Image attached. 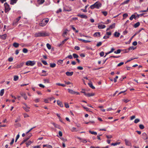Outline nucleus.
I'll return each mask as SVG.
<instances>
[{"instance_id": "obj_1", "label": "nucleus", "mask_w": 148, "mask_h": 148, "mask_svg": "<svg viewBox=\"0 0 148 148\" xmlns=\"http://www.w3.org/2000/svg\"><path fill=\"white\" fill-rule=\"evenodd\" d=\"M49 36V34L46 32L42 31L36 33L34 34V36L36 37H44Z\"/></svg>"}, {"instance_id": "obj_2", "label": "nucleus", "mask_w": 148, "mask_h": 148, "mask_svg": "<svg viewBox=\"0 0 148 148\" xmlns=\"http://www.w3.org/2000/svg\"><path fill=\"white\" fill-rule=\"evenodd\" d=\"M36 64V62L34 61H31L29 60L27 61L25 63V64L27 66H33Z\"/></svg>"}, {"instance_id": "obj_3", "label": "nucleus", "mask_w": 148, "mask_h": 148, "mask_svg": "<svg viewBox=\"0 0 148 148\" xmlns=\"http://www.w3.org/2000/svg\"><path fill=\"white\" fill-rule=\"evenodd\" d=\"M4 6L5 8V12H7L10 10L11 8L10 7L9 5L7 3H5L4 4Z\"/></svg>"}, {"instance_id": "obj_4", "label": "nucleus", "mask_w": 148, "mask_h": 148, "mask_svg": "<svg viewBox=\"0 0 148 148\" xmlns=\"http://www.w3.org/2000/svg\"><path fill=\"white\" fill-rule=\"evenodd\" d=\"M95 8L98 9L101 7V4L99 2H96L94 4Z\"/></svg>"}, {"instance_id": "obj_5", "label": "nucleus", "mask_w": 148, "mask_h": 148, "mask_svg": "<svg viewBox=\"0 0 148 148\" xmlns=\"http://www.w3.org/2000/svg\"><path fill=\"white\" fill-rule=\"evenodd\" d=\"M115 23H114L112 24L111 25L109 26V27L107 29L106 31H108L110 29H112L114 28L115 27Z\"/></svg>"}, {"instance_id": "obj_6", "label": "nucleus", "mask_w": 148, "mask_h": 148, "mask_svg": "<svg viewBox=\"0 0 148 148\" xmlns=\"http://www.w3.org/2000/svg\"><path fill=\"white\" fill-rule=\"evenodd\" d=\"M69 31V30L67 29H65L63 32L62 34V36L64 37H66L67 35V32Z\"/></svg>"}, {"instance_id": "obj_7", "label": "nucleus", "mask_w": 148, "mask_h": 148, "mask_svg": "<svg viewBox=\"0 0 148 148\" xmlns=\"http://www.w3.org/2000/svg\"><path fill=\"white\" fill-rule=\"evenodd\" d=\"M23 104L24 105H25V106H26V107H23V108L27 112H28L29 111V108L27 106V105L25 103H24Z\"/></svg>"}, {"instance_id": "obj_8", "label": "nucleus", "mask_w": 148, "mask_h": 148, "mask_svg": "<svg viewBox=\"0 0 148 148\" xmlns=\"http://www.w3.org/2000/svg\"><path fill=\"white\" fill-rule=\"evenodd\" d=\"M124 140L125 142V145H126L128 146H131V143L130 141L127 140V139H125Z\"/></svg>"}, {"instance_id": "obj_9", "label": "nucleus", "mask_w": 148, "mask_h": 148, "mask_svg": "<svg viewBox=\"0 0 148 148\" xmlns=\"http://www.w3.org/2000/svg\"><path fill=\"white\" fill-rule=\"evenodd\" d=\"M77 16H78L82 18H84L86 19L88 18V17L86 15H84V14H78L77 15Z\"/></svg>"}, {"instance_id": "obj_10", "label": "nucleus", "mask_w": 148, "mask_h": 148, "mask_svg": "<svg viewBox=\"0 0 148 148\" xmlns=\"http://www.w3.org/2000/svg\"><path fill=\"white\" fill-rule=\"evenodd\" d=\"M47 24L45 23L44 21L43 20H42V21H41L39 23V25L41 26H44L46 25Z\"/></svg>"}, {"instance_id": "obj_11", "label": "nucleus", "mask_w": 148, "mask_h": 148, "mask_svg": "<svg viewBox=\"0 0 148 148\" xmlns=\"http://www.w3.org/2000/svg\"><path fill=\"white\" fill-rule=\"evenodd\" d=\"M93 36L96 37H100L101 36L100 33L99 32H96L93 34Z\"/></svg>"}, {"instance_id": "obj_12", "label": "nucleus", "mask_w": 148, "mask_h": 148, "mask_svg": "<svg viewBox=\"0 0 148 148\" xmlns=\"http://www.w3.org/2000/svg\"><path fill=\"white\" fill-rule=\"evenodd\" d=\"M51 123L55 127L57 128L60 129V125L56 124L54 123Z\"/></svg>"}, {"instance_id": "obj_13", "label": "nucleus", "mask_w": 148, "mask_h": 148, "mask_svg": "<svg viewBox=\"0 0 148 148\" xmlns=\"http://www.w3.org/2000/svg\"><path fill=\"white\" fill-rule=\"evenodd\" d=\"M21 95L23 97L25 100H26L27 99V97L25 93L22 92L21 93Z\"/></svg>"}, {"instance_id": "obj_14", "label": "nucleus", "mask_w": 148, "mask_h": 148, "mask_svg": "<svg viewBox=\"0 0 148 148\" xmlns=\"http://www.w3.org/2000/svg\"><path fill=\"white\" fill-rule=\"evenodd\" d=\"M77 138L81 140V142L84 143H86L87 142L86 140L85 139H82L80 137H77Z\"/></svg>"}, {"instance_id": "obj_15", "label": "nucleus", "mask_w": 148, "mask_h": 148, "mask_svg": "<svg viewBox=\"0 0 148 148\" xmlns=\"http://www.w3.org/2000/svg\"><path fill=\"white\" fill-rule=\"evenodd\" d=\"M73 72H67L66 73V75L68 76H71L73 74Z\"/></svg>"}, {"instance_id": "obj_16", "label": "nucleus", "mask_w": 148, "mask_h": 148, "mask_svg": "<svg viewBox=\"0 0 148 148\" xmlns=\"http://www.w3.org/2000/svg\"><path fill=\"white\" fill-rule=\"evenodd\" d=\"M68 92L69 93H71V94H75V91H73L72 90H71V89H68Z\"/></svg>"}, {"instance_id": "obj_17", "label": "nucleus", "mask_w": 148, "mask_h": 148, "mask_svg": "<svg viewBox=\"0 0 148 148\" xmlns=\"http://www.w3.org/2000/svg\"><path fill=\"white\" fill-rule=\"evenodd\" d=\"M18 0H10V4L11 5H14L16 3Z\"/></svg>"}, {"instance_id": "obj_18", "label": "nucleus", "mask_w": 148, "mask_h": 148, "mask_svg": "<svg viewBox=\"0 0 148 148\" xmlns=\"http://www.w3.org/2000/svg\"><path fill=\"white\" fill-rule=\"evenodd\" d=\"M95 94L94 93H87V95H86V96L88 97H90L91 96H92L94 95Z\"/></svg>"}, {"instance_id": "obj_19", "label": "nucleus", "mask_w": 148, "mask_h": 148, "mask_svg": "<svg viewBox=\"0 0 148 148\" xmlns=\"http://www.w3.org/2000/svg\"><path fill=\"white\" fill-rule=\"evenodd\" d=\"M57 103L60 106V107H62L63 106V105L62 104V102H60V101H59V100H58L57 101Z\"/></svg>"}, {"instance_id": "obj_20", "label": "nucleus", "mask_w": 148, "mask_h": 148, "mask_svg": "<svg viewBox=\"0 0 148 148\" xmlns=\"http://www.w3.org/2000/svg\"><path fill=\"white\" fill-rule=\"evenodd\" d=\"M98 27L99 29H102L105 28L106 27V26L104 25H100L98 26Z\"/></svg>"}, {"instance_id": "obj_21", "label": "nucleus", "mask_w": 148, "mask_h": 148, "mask_svg": "<svg viewBox=\"0 0 148 148\" xmlns=\"http://www.w3.org/2000/svg\"><path fill=\"white\" fill-rule=\"evenodd\" d=\"M120 35V33H119V32H115V33H114V36L115 37H119Z\"/></svg>"}, {"instance_id": "obj_22", "label": "nucleus", "mask_w": 148, "mask_h": 148, "mask_svg": "<svg viewBox=\"0 0 148 148\" xmlns=\"http://www.w3.org/2000/svg\"><path fill=\"white\" fill-rule=\"evenodd\" d=\"M21 17L20 16L18 17V18H16L14 21V23H17L18 21L20 20Z\"/></svg>"}, {"instance_id": "obj_23", "label": "nucleus", "mask_w": 148, "mask_h": 148, "mask_svg": "<svg viewBox=\"0 0 148 148\" xmlns=\"http://www.w3.org/2000/svg\"><path fill=\"white\" fill-rule=\"evenodd\" d=\"M7 35L6 34H4L1 36V38L3 40H5L6 38Z\"/></svg>"}, {"instance_id": "obj_24", "label": "nucleus", "mask_w": 148, "mask_h": 148, "mask_svg": "<svg viewBox=\"0 0 148 148\" xmlns=\"http://www.w3.org/2000/svg\"><path fill=\"white\" fill-rule=\"evenodd\" d=\"M34 142L33 141H29L28 142L26 143V144L27 145V146L28 147L29 145H30L31 143Z\"/></svg>"}, {"instance_id": "obj_25", "label": "nucleus", "mask_w": 148, "mask_h": 148, "mask_svg": "<svg viewBox=\"0 0 148 148\" xmlns=\"http://www.w3.org/2000/svg\"><path fill=\"white\" fill-rule=\"evenodd\" d=\"M19 45L18 43L16 42H14L13 44V46L15 48L18 47Z\"/></svg>"}, {"instance_id": "obj_26", "label": "nucleus", "mask_w": 148, "mask_h": 148, "mask_svg": "<svg viewBox=\"0 0 148 148\" xmlns=\"http://www.w3.org/2000/svg\"><path fill=\"white\" fill-rule=\"evenodd\" d=\"M88 85L89 86L92 88V89H95V87L93 86L92 83H88Z\"/></svg>"}, {"instance_id": "obj_27", "label": "nucleus", "mask_w": 148, "mask_h": 148, "mask_svg": "<svg viewBox=\"0 0 148 148\" xmlns=\"http://www.w3.org/2000/svg\"><path fill=\"white\" fill-rule=\"evenodd\" d=\"M43 147H47L49 148H52V147L50 145H43Z\"/></svg>"}, {"instance_id": "obj_28", "label": "nucleus", "mask_w": 148, "mask_h": 148, "mask_svg": "<svg viewBox=\"0 0 148 148\" xmlns=\"http://www.w3.org/2000/svg\"><path fill=\"white\" fill-rule=\"evenodd\" d=\"M45 1V0H38V2L39 4H42Z\"/></svg>"}, {"instance_id": "obj_29", "label": "nucleus", "mask_w": 148, "mask_h": 148, "mask_svg": "<svg viewBox=\"0 0 148 148\" xmlns=\"http://www.w3.org/2000/svg\"><path fill=\"white\" fill-rule=\"evenodd\" d=\"M140 25V23L139 22H138L135 24L134 25V27L135 28L137 27Z\"/></svg>"}, {"instance_id": "obj_30", "label": "nucleus", "mask_w": 148, "mask_h": 148, "mask_svg": "<svg viewBox=\"0 0 148 148\" xmlns=\"http://www.w3.org/2000/svg\"><path fill=\"white\" fill-rule=\"evenodd\" d=\"M136 16L135 15H132L130 18V19L131 20H132L133 18L136 19Z\"/></svg>"}, {"instance_id": "obj_31", "label": "nucleus", "mask_w": 148, "mask_h": 148, "mask_svg": "<svg viewBox=\"0 0 148 148\" xmlns=\"http://www.w3.org/2000/svg\"><path fill=\"white\" fill-rule=\"evenodd\" d=\"M18 77L16 75L14 76V81H16L18 80Z\"/></svg>"}, {"instance_id": "obj_32", "label": "nucleus", "mask_w": 148, "mask_h": 148, "mask_svg": "<svg viewBox=\"0 0 148 148\" xmlns=\"http://www.w3.org/2000/svg\"><path fill=\"white\" fill-rule=\"evenodd\" d=\"M44 82L45 83H49V80L48 79H45L43 80Z\"/></svg>"}, {"instance_id": "obj_33", "label": "nucleus", "mask_w": 148, "mask_h": 148, "mask_svg": "<svg viewBox=\"0 0 148 148\" xmlns=\"http://www.w3.org/2000/svg\"><path fill=\"white\" fill-rule=\"evenodd\" d=\"M89 132L90 133V134H92L96 135L97 134V133L96 132H94V131H89Z\"/></svg>"}, {"instance_id": "obj_34", "label": "nucleus", "mask_w": 148, "mask_h": 148, "mask_svg": "<svg viewBox=\"0 0 148 148\" xmlns=\"http://www.w3.org/2000/svg\"><path fill=\"white\" fill-rule=\"evenodd\" d=\"M128 16V15L127 13H125V14H123V19H125Z\"/></svg>"}, {"instance_id": "obj_35", "label": "nucleus", "mask_w": 148, "mask_h": 148, "mask_svg": "<svg viewBox=\"0 0 148 148\" xmlns=\"http://www.w3.org/2000/svg\"><path fill=\"white\" fill-rule=\"evenodd\" d=\"M4 89H2L1 90L0 95L1 96H2L3 95L4 93Z\"/></svg>"}, {"instance_id": "obj_36", "label": "nucleus", "mask_w": 148, "mask_h": 148, "mask_svg": "<svg viewBox=\"0 0 148 148\" xmlns=\"http://www.w3.org/2000/svg\"><path fill=\"white\" fill-rule=\"evenodd\" d=\"M56 66V64L55 63H51L50 64V66L51 68H54Z\"/></svg>"}, {"instance_id": "obj_37", "label": "nucleus", "mask_w": 148, "mask_h": 148, "mask_svg": "<svg viewBox=\"0 0 148 148\" xmlns=\"http://www.w3.org/2000/svg\"><path fill=\"white\" fill-rule=\"evenodd\" d=\"M63 60H59L58 62V64L59 65V64H62L63 63Z\"/></svg>"}, {"instance_id": "obj_38", "label": "nucleus", "mask_w": 148, "mask_h": 148, "mask_svg": "<svg viewBox=\"0 0 148 148\" xmlns=\"http://www.w3.org/2000/svg\"><path fill=\"white\" fill-rule=\"evenodd\" d=\"M43 20L44 21L45 23L46 24L48 23L49 21V19L47 18L44 19Z\"/></svg>"}, {"instance_id": "obj_39", "label": "nucleus", "mask_w": 148, "mask_h": 148, "mask_svg": "<svg viewBox=\"0 0 148 148\" xmlns=\"http://www.w3.org/2000/svg\"><path fill=\"white\" fill-rule=\"evenodd\" d=\"M139 127L141 130H143L144 128V126L142 124H140L139 125Z\"/></svg>"}, {"instance_id": "obj_40", "label": "nucleus", "mask_w": 148, "mask_h": 148, "mask_svg": "<svg viewBox=\"0 0 148 148\" xmlns=\"http://www.w3.org/2000/svg\"><path fill=\"white\" fill-rule=\"evenodd\" d=\"M73 56L74 58H77L79 57V56L77 55L75 53L73 54Z\"/></svg>"}, {"instance_id": "obj_41", "label": "nucleus", "mask_w": 148, "mask_h": 148, "mask_svg": "<svg viewBox=\"0 0 148 148\" xmlns=\"http://www.w3.org/2000/svg\"><path fill=\"white\" fill-rule=\"evenodd\" d=\"M121 52V50L120 49H118L114 52V53L116 54H118L120 53Z\"/></svg>"}, {"instance_id": "obj_42", "label": "nucleus", "mask_w": 148, "mask_h": 148, "mask_svg": "<svg viewBox=\"0 0 148 148\" xmlns=\"http://www.w3.org/2000/svg\"><path fill=\"white\" fill-rule=\"evenodd\" d=\"M140 121V120L139 119H136L135 120L134 122L135 123H138Z\"/></svg>"}, {"instance_id": "obj_43", "label": "nucleus", "mask_w": 148, "mask_h": 148, "mask_svg": "<svg viewBox=\"0 0 148 148\" xmlns=\"http://www.w3.org/2000/svg\"><path fill=\"white\" fill-rule=\"evenodd\" d=\"M47 47L48 49H50L51 48V45L49 43H47Z\"/></svg>"}, {"instance_id": "obj_44", "label": "nucleus", "mask_w": 148, "mask_h": 148, "mask_svg": "<svg viewBox=\"0 0 148 148\" xmlns=\"http://www.w3.org/2000/svg\"><path fill=\"white\" fill-rule=\"evenodd\" d=\"M130 101V100H129L127 99H124L123 100V101L125 103H127V102L129 101Z\"/></svg>"}, {"instance_id": "obj_45", "label": "nucleus", "mask_w": 148, "mask_h": 148, "mask_svg": "<svg viewBox=\"0 0 148 148\" xmlns=\"http://www.w3.org/2000/svg\"><path fill=\"white\" fill-rule=\"evenodd\" d=\"M28 50L26 48H24L23 50V52L25 53H27V52Z\"/></svg>"}, {"instance_id": "obj_46", "label": "nucleus", "mask_w": 148, "mask_h": 148, "mask_svg": "<svg viewBox=\"0 0 148 148\" xmlns=\"http://www.w3.org/2000/svg\"><path fill=\"white\" fill-rule=\"evenodd\" d=\"M102 13L105 16H106L107 14V12L106 11H102Z\"/></svg>"}, {"instance_id": "obj_47", "label": "nucleus", "mask_w": 148, "mask_h": 148, "mask_svg": "<svg viewBox=\"0 0 148 148\" xmlns=\"http://www.w3.org/2000/svg\"><path fill=\"white\" fill-rule=\"evenodd\" d=\"M102 44V43L101 42H99L96 45V46L97 47H99Z\"/></svg>"}, {"instance_id": "obj_48", "label": "nucleus", "mask_w": 148, "mask_h": 148, "mask_svg": "<svg viewBox=\"0 0 148 148\" xmlns=\"http://www.w3.org/2000/svg\"><path fill=\"white\" fill-rule=\"evenodd\" d=\"M142 135L144 136L146 138H147V134L145 133L144 132L142 134Z\"/></svg>"}, {"instance_id": "obj_49", "label": "nucleus", "mask_w": 148, "mask_h": 148, "mask_svg": "<svg viewBox=\"0 0 148 148\" xmlns=\"http://www.w3.org/2000/svg\"><path fill=\"white\" fill-rule=\"evenodd\" d=\"M67 38L65 39L62 42V43L60 45H63L64 43V42L67 40Z\"/></svg>"}, {"instance_id": "obj_50", "label": "nucleus", "mask_w": 148, "mask_h": 148, "mask_svg": "<svg viewBox=\"0 0 148 148\" xmlns=\"http://www.w3.org/2000/svg\"><path fill=\"white\" fill-rule=\"evenodd\" d=\"M42 63L44 64V65H47V62H46V61H45V60H42Z\"/></svg>"}, {"instance_id": "obj_51", "label": "nucleus", "mask_w": 148, "mask_h": 148, "mask_svg": "<svg viewBox=\"0 0 148 148\" xmlns=\"http://www.w3.org/2000/svg\"><path fill=\"white\" fill-rule=\"evenodd\" d=\"M104 53L103 51H101L100 53V55L101 56H103L104 55Z\"/></svg>"}, {"instance_id": "obj_52", "label": "nucleus", "mask_w": 148, "mask_h": 148, "mask_svg": "<svg viewBox=\"0 0 148 148\" xmlns=\"http://www.w3.org/2000/svg\"><path fill=\"white\" fill-rule=\"evenodd\" d=\"M130 1V0H127L124 1L123 3V4H126L127 3Z\"/></svg>"}, {"instance_id": "obj_53", "label": "nucleus", "mask_w": 148, "mask_h": 148, "mask_svg": "<svg viewBox=\"0 0 148 148\" xmlns=\"http://www.w3.org/2000/svg\"><path fill=\"white\" fill-rule=\"evenodd\" d=\"M29 136H27V137L26 138L27 139V140H28L30 137L32 136V134L31 133L29 134H28Z\"/></svg>"}, {"instance_id": "obj_54", "label": "nucleus", "mask_w": 148, "mask_h": 148, "mask_svg": "<svg viewBox=\"0 0 148 148\" xmlns=\"http://www.w3.org/2000/svg\"><path fill=\"white\" fill-rule=\"evenodd\" d=\"M123 64H124V62H121L120 63H119L117 65V66H120L123 65Z\"/></svg>"}, {"instance_id": "obj_55", "label": "nucleus", "mask_w": 148, "mask_h": 148, "mask_svg": "<svg viewBox=\"0 0 148 148\" xmlns=\"http://www.w3.org/2000/svg\"><path fill=\"white\" fill-rule=\"evenodd\" d=\"M106 137L108 138H112V135H106Z\"/></svg>"}, {"instance_id": "obj_56", "label": "nucleus", "mask_w": 148, "mask_h": 148, "mask_svg": "<svg viewBox=\"0 0 148 148\" xmlns=\"http://www.w3.org/2000/svg\"><path fill=\"white\" fill-rule=\"evenodd\" d=\"M27 139L26 138H25L22 142L21 144H23V143H24L25 142H26L27 140Z\"/></svg>"}, {"instance_id": "obj_57", "label": "nucleus", "mask_w": 148, "mask_h": 148, "mask_svg": "<svg viewBox=\"0 0 148 148\" xmlns=\"http://www.w3.org/2000/svg\"><path fill=\"white\" fill-rule=\"evenodd\" d=\"M75 49L77 50H79L80 49V48L78 46H75Z\"/></svg>"}, {"instance_id": "obj_58", "label": "nucleus", "mask_w": 148, "mask_h": 148, "mask_svg": "<svg viewBox=\"0 0 148 148\" xmlns=\"http://www.w3.org/2000/svg\"><path fill=\"white\" fill-rule=\"evenodd\" d=\"M8 60L9 62H12L13 60V58L12 57H10L8 58Z\"/></svg>"}, {"instance_id": "obj_59", "label": "nucleus", "mask_w": 148, "mask_h": 148, "mask_svg": "<svg viewBox=\"0 0 148 148\" xmlns=\"http://www.w3.org/2000/svg\"><path fill=\"white\" fill-rule=\"evenodd\" d=\"M118 78V77L117 76H116L115 78L114 79V82H116L117 81V79Z\"/></svg>"}, {"instance_id": "obj_60", "label": "nucleus", "mask_w": 148, "mask_h": 148, "mask_svg": "<svg viewBox=\"0 0 148 148\" xmlns=\"http://www.w3.org/2000/svg\"><path fill=\"white\" fill-rule=\"evenodd\" d=\"M62 10L61 8L59 9L57 11L56 13H58L60 12H62Z\"/></svg>"}, {"instance_id": "obj_61", "label": "nucleus", "mask_w": 148, "mask_h": 148, "mask_svg": "<svg viewBox=\"0 0 148 148\" xmlns=\"http://www.w3.org/2000/svg\"><path fill=\"white\" fill-rule=\"evenodd\" d=\"M76 128L75 127H73L72 128L71 130L72 132L77 131V130H75Z\"/></svg>"}, {"instance_id": "obj_62", "label": "nucleus", "mask_w": 148, "mask_h": 148, "mask_svg": "<svg viewBox=\"0 0 148 148\" xmlns=\"http://www.w3.org/2000/svg\"><path fill=\"white\" fill-rule=\"evenodd\" d=\"M40 99H36L34 100V101L36 103L39 102L40 101Z\"/></svg>"}, {"instance_id": "obj_63", "label": "nucleus", "mask_w": 148, "mask_h": 148, "mask_svg": "<svg viewBox=\"0 0 148 148\" xmlns=\"http://www.w3.org/2000/svg\"><path fill=\"white\" fill-rule=\"evenodd\" d=\"M83 69V68L81 66H78L77 67V69L79 70H82Z\"/></svg>"}, {"instance_id": "obj_64", "label": "nucleus", "mask_w": 148, "mask_h": 148, "mask_svg": "<svg viewBox=\"0 0 148 148\" xmlns=\"http://www.w3.org/2000/svg\"><path fill=\"white\" fill-rule=\"evenodd\" d=\"M137 43L136 41H134L132 43V45L134 46H136L137 45Z\"/></svg>"}]
</instances>
